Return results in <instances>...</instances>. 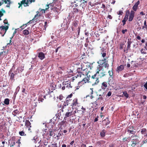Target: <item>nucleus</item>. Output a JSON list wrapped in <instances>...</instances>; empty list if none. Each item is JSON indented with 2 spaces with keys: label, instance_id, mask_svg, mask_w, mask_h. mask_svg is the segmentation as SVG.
Wrapping results in <instances>:
<instances>
[{
  "label": "nucleus",
  "instance_id": "nucleus-4",
  "mask_svg": "<svg viewBox=\"0 0 147 147\" xmlns=\"http://www.w3.org/2000/svg\"><path fill=\"white\" fill-rule=\"evenodd\" d=\"M3 23L5 24H7L8 25L6 26H2L0 27V29H1V30L2 32H4V34L2 35V36H3L5 33H6L7 30L9 28V24L8 23L7 20L5 19L3 21Z\"/></svg>",
  "mask_w": 147,
  "mask_h": 147
},
{
  "label": "nucleus",
  "instance_id": "nucleus-49",
  "mask_svg": "<svg viewBox=\"0 0 147 147\" xmlns=\"http://www.w3.org/2000/svg\"><path fill=\"white\" fill-rule=\"evenodd\" d=\"M19 134L21 136H26V134H25L24 132L23 131H19Z\"/></svg>",
  "mask_w": 147,
  "mask_h": 147
},
{
  "label": "nucleus",
  "instance_id": "nucleus-15",
  "mask_svg": "<svg viewBox=\"0 0 147 147\" xmlns=\"http://www.w3.org/2000/svg\"><path fill=\"white\" fill-rule=\"evenodd\" d=\"M81 7H80L78 8H73V9L72 12L73 14H77L78 13H80L82 12V10L80 8Z\"/></svg>",
  "mask_w": 147,
  "mask_h": 147
},
{
  "label": "nucleus",
  "instance_id": "nucleus-2",
  "mask_svg": "<svg viewBox=\"0 0 147 147\" xmlns=\"http://www.w3.org/2000/svg\"><path fill=\"white\" fill-rule=\"evenodd\" d=\"M107 58H104L103 59L101 60H99L98 62L97 63L98 64H99V65H98L99 67H101L102 68V65H103L102 66L103 67L104 66L105 68H107V69H108L109 65L108 63V60L107 59Z\"/></svg>",
  "mask_w": 147,
  "mask_h": 147
},
{
  "label": "nucleus",
  "instance_id": "nucleus-28",
  "mask_svg": "<svg viewBox=\"0 0 147 147\" xmlns=\"http://www.w3.org/2000/svg\"><path fill=\"white\" fill-rule=\"evenodd\" d=\"M141 133L142 134L145 135V136H147V130L146 128L142 129L141 130Z\"/></svg>",
  "mask_w": 147,
  "mask_h": 147
},
{
  "label": "nucleus",
  "instance_id": "nucleus-53",
  "mask_svg": "<svg viewBox=\"0 0 147 147\" xmlns=\"http://www.w3.org/2000/svg\"><path fill=\"white\" fill-rule=\"evenodd\" d=\"M143 54H146V52L145 51V49H142L140 51Z\"/></svg>",
  "mask_w": 147,
  "mask_h": 147
},
{
  "label": "nucleus",
  "instance_id": "nucleus-9",
  "mask_svg": "<svg viewBox=\"0 0 147 147\" xmlns=\"http://www.w3.org/2000/svg\"><path fill=\"white\" fill-rule=\"evenodd\" d=\"M127 131L130 134H134L136 133V131L135 129H134V127L131 125L127 127Z\"/></svg>",
  "mask_w": 147,
  "mask_h": 147
},
{
  "label": "nucleus",
  "instance_id": "nucleus-47",
  "mask_svg": "<svg viewBox=\"0 0 147 147\" xmlns=\"http://www.w3.org/2000/svg\"><path fill=\"white\" fill-rule=\"evenodd\" d=\"M131 40H129L128 39L127 41V47L128 48H130L131 47Z\"/></svg>",
  "mask_w": 147,
  "mask_h": 147
},
{
  "label": "nucleus",
  "instance_id": "nucleus-57",
  "mask_svg": "<svg viewBox=\"0 0 147 147\" xmlns=\"http://www.w3.org/2000/svg\"><path fill=\"white\" fill-rule=\"evenodd\" d=\"M135 36H136V39L137 40H140L141 39V37L139 36V35H135Z\"/></svg>",
  "mask_w": 147,
  "mask_h": 147
},
{
  "label": "nucleus",
  "instance_id": "nucleus-20",
  "mask_svg": "<svg viewBox=\"0 0 147 147\" xmlns=\"http://www.w3.org/2000/svg\"><path fill=\"white\" fill-rule=\"evenodd\" d=\"M38 57L41 60H42L45 57V54L42 52L38 53Z\"/></svg>",
  "mask_w": 147,
  "mask_h": 147
},
{
  "label": "nucleus",
  "instance_id": "nucleus-52",
  "mask_svg": "<svg viewBox=\"0 0 147 147\" xmlns=\"http://www.w3.org/2000/svg\"><path fill=\"white\" fill-rule=\"evenodd\" d=\"M77 76H75L73 77H72L71 79V81L72 82H74V80H75L76 79H77Z\"/></svg>",
  "mask_w": 147,
  "mask_h": 147
},
{
  "label": "nucleus",
  "instance_id": "nucleus-8",
  "mask_svg": "<svg viewBox=\"0 0 147 147\" xmlns=\"http://www.w3.org/2000/svg\"><path fill=\"white\" fill-rule=\"evenodd\" d=\"M51 11L49 12L51 13H52L51 15H53V17L55 16L57 13V9L53 6V7H51Z\"/></svg>",
  "mask_w": 147,
  "mask_h": 147
},
{
  "label": "nucleus",
  "instance_id": "nucleus-12",
  "mask_svg": "<svg viewBox=\"0 0 147 147\" xmlns=\"http://www.w3.org/2000/svg\"><path fill=\"white\" fill-rule=\"evenodd\" d=\"M70 82H69L67 81L63 82V85L65 86L66 88L67 89H70L72 88V86L71 85Z\"/></svg>",
  "mask_w": 147,
  "mask_h": 147
},
{
  "label": "nucleus",
  "instance_id": "nucleus-40",
  "mask_svg": "<svg viewBox=\"0 0 147 147\" xmlns=\"http://www.w3.org/2000/svg\"><path fill=\"white\" fill-rule=\"evenodd\" d=\"M52 13H51L50 12L48 13L46 15V17L49 19H51L53 17V15H52Z\"/></svg>",
  "mask_w": 147,
  "mask_h": 147
},
{
  "label": "nucleus",
  "instance_id": "nucleus-1",
  "mask_svg": "<svg viewBox=\"0 0 147 147\" xmlns=\"http://www.w3.org/2000/svg\"><path fill=\"white\" fill-rule=\"evenodd\" d=\"M91 69V66L88 65L87 67L84 69V70H82L79 72L77 73V76L78 77L81 78L82 77H84L85 76H86L87 77H90V75H88V74L90 72V70Z\"/></svg>",
  "mask_w": 147,
  "mask_h": 147
},
{
  "label": "nucleus",
  "instance_id": "nucleus-43",
  "mask_svg": "<svg viewBox=\"0 0 147 147\" xmlns=\"http://www.w3.org/2000/svg\"><path fill=\"white\" fill-rule=\"evenodd\" d=\"M108 73L109 75L112 78V76H113V69L111 70H109L108 71Z\"/></svg>",
  "mask_w": 147,
  "mask_h": 147
},
{
  "label": "nucleus",
  "instance_id": "nucleus-39",
  "mask_svg": "<svg viewBox=\"0 0 147 147\" xmlns=\"http://www.w3.org/2000/svg\"><path fill=\"white\" fill-rule=\"evenodd\" d=\"M105 129H103L100 133V136L102 137H104L105 136Z\"/></svg>",
  "mask_w": 147,
  "mask_h": 147
},
{
  "label": "nucleus",
  "instance_id": "nucleus-51",
  "mask_svg": "<svg viewBox=\"0 0 147 147\" xmlns=\"http://www.w3.org/2000/svg\"><path fill=\"white\" fill-rule=\"evenodd\" d=\"M100 99L101 100H102L103 99V98L102 97V95L100 94L99 95V97L96 100V101H98V100Z\"/></svg>",
  "mask_w": 147,
  "mask_h": 147
},
{
  "label": "nucleus",
  "instance_id": "nucleus-14",
  "mask_svg": "<svg viewBox=\"0 0 147 147\" xmlns=\"http://www.w3.org/2000/svg\"><path fill=\"white\" fill-rule=\"evenodd\" d=\"M79 105V103L78 102V99L77 98H75L74 99L72 103L71 104V106L73 107H75Z\"/></svg>",
  "mask_w": 147,
  "mask_h": 147
},
{
  "label": "nucleus",
  "instance_id": "nucleus-50",
  "mask_svg": "<svg viewBox=\"0 0 147 147\" xmlns=\"http://www.w3.org/2000/svg\"><path fill=\"white\" fill-rule=\"evenodd\" d=\"M65 123V121H62L61 122V126L60 127V128H61V129H62V126L64 125V124Z\"/></svg>",
  "mask_w": 147,
  "mask_h": 147
},
{
  "label": "nucleus",
  "instance_id": "nucleus-38",
  "mask_svg": "<svg viewBox=\"0 0 147 147\" xmlns=\"http://www.w3.org/2000/svg\"><path fill=\"white\" fill-rule=\"evenodd\" d=\"M5 11L3 8H2L0 11V17H1L3 15V13H5Z\"/></svg>",
  "mask_w": 147,
  "mask_h": 147
},
{
  "label": "nucleus",
  "instance_id": "nucleus-10",
  "mask_svg": "<svg viewBox=\"0 0 147 147\" xmlns=\"http://www.w3.org/2000/svg\"><path fill=\"white\" fill-rule=\"evenodd\" d=\"M56 87V85L55 83H51L50 87L49 88V91L48 92L49 94L50 93L53 92V91L55 89Z\"/></svg>",
  "mask_w": 147,
  "mask_h": 147
},
{
  "label": "nucleus",
  "instance_id": "nucleus-62",
  "mask_svg": "<svg viewBox=\"0 0 147 147\" xmlns=\"http://www.w3.org/2000/svg\"><path fill=\"white\" fill-rule=\"evenodd\" d=\"M127 31V30L125 29V30H123L121 31V32L123 34H124Z\"/></svg>",
  "mask_w": 147,
  "mask_h": 147
},
{
  "label": "nucleus",
  "instance_id": "nucleus-64",
  "mask_svg": "<svg viewBox=\"0 0 147 147\" xmlns=\"http://www.w3.org/2000/svg\"><path fill=\"white\" fill-rule=\"evenodd\" d=\"M144 48L146 50H147V39L146 40L145 45L144 47Z\"/></svg>",
  "mask_w": 147,
  "mask_h": 147
},
{
  "label": "nucleus",
  "instance_id": "nucleus-55",
  "mask_svg": "<svg viewBox=\"0 0 147 147\" xmlns=\"http://www.w3.org/2000/svg\"><path fill=\"white\" fill-rule=\"evenodd\" d=\"M124 45V44L120 43L119 45V49H122L123 48Z\"/></svg>",
  "mask_w": 147,
  "mask_h": 147
},
{
  "label": "nucleus",
  "instance_id": "nucleus-3",
  "mask_svg": "<svg viewBox=\"0 0 147 147\" xmlns=\"http://www.w3.org/2000/svg\"><path fill=\"white\" fill-rule=\"evenodd\" d=\"M101 69V68L100 67H98L96 73L92 76L91 78L92 79H95L96 80L95 82L92 84V86L96 85L99 83L100 81L99 80V78L96 77V76L97 74H99V72L100 71Z\"/></svg>",
  "mask_w": 147,
  "mask_h": 147
},
{
  "label": "nucleus",
  "instance_id": "nucleus-41",
  "mask_svg": "<svg viewBox=\"0 0 147 147\" xmlns=\"http://www.w3.org/2000/svg\"><path fill=\"white\" fill-rule=\"evenodd\" d=\"M4 103L6 105H8L9 104V100L8 98H5L4 101Z\"/></svg>",
  "mask_w": 147,
  "mask_h": 147
},
{
  "label": "nucleus",
  "instance_id": "nucleus-30",
  "mask_svg": "<svg viewBox=\"0 0 147 147\" xmlns=\"http://www.w3.org/2000/svg\"><path fill=\"white\" fill-rule=\"evenodd\" d=\"M124 69V66L123 65H121L120 66H118L117 68V71L118 72L119 71H121Z\"/></svg>",
  "mask_w": 147,
  "mask_h": 147
},
{
  "label": "nucleus",
  "instance_id": "nucleus-16",
  "mask_svg": "<svg viewBox=\"0 0 147 147\" xmlns=\"http://www.w3.org/2000/svg\"><path fill=\"white\" fill-rule=\"evenodd\" d=\"M135 13L134 11L133 10L131 11L128 18L129 21L131 22L134 16Z\"/></svg>",
  "mask_w": 147,
  "mask_h": 147
},
{
  "label": "nucleus",
  "instance_id": "nucleus-42",
  "mask_svg": "<svg viewBox=\"0 0 147 147\" xmlns=\"http://www.w3.org/2000/svg\"><path fill=\"white\" fill-rule=\"evenodd\" d=\"M36 13H37V14L35 15L34 16V18L32 19V20H30L29 22H28L27 23V24L28 23H32L31 22L32 20H34V19L36 18V17L37 16H38V14L39 13V12L38 11H37Z\"/></svg>",
  "mask_w": 147,
  "mask_h": 147
},
{
  "label": "nucleus",
  "instance_id": "nucleus-26",
  "mask_svg": "<svg viewBox=\"0 0 147 147\" xmlns=\"http://www.w3.org/2000/svg\"><path fill=\"white\" fill-rule=\"evenodd\" d=\"M98 78H101L105 76V72L101 71V70L99 72V74H97Z\"/></svg>",
  "mask_w": 147,
  "mask_h": 147
},
{
  "label": "nucleus",
  "instance_id": "nucleus-33",
  "mask_svg": "<svg viewBox=\"0 0 147 147\" xmlns=\"http://www.w3.org/2000/svg\"><path fill=\"white\" fill-rule=\"evenodd\" d=\"M31 123L28 120H26L25 122V126L27 127H31L30 125Z\"/></svg>",
  "mask_w": 147,
  "mask_h": 147
},
{
  "label": "nucleus",
  "instance_id": "nucleus-19",
  "mask_svg": "<svg viewBox=\"0 0 147 147\" xmlns=\"http://www.w3.org/2000/svg\"><path fill=\"white\" fill-rule=\"evenodd\" d=\"M78 2H79V1H78V0H76L74 1V2H71L72 6L74 8L79 7V4L78 3Z\"/></svg>",
  "mask_w": 147,
  "mask_h": 147
},
{
  "label": "nucleus",
  "instance_id": "nucleus-7",
  "mask_svg": "<svg viewBox=\"0 0 147 147\" xmlns=\"http://www.w3.org/2000/svg\"><path fill=\"white\" fill-rule=\"evenodd\" d=\"M88 67L86 65V63H81L79 67L77 69V73L79 72L82 70H84L85 68Z\"/></svg>",
  "mask_w": 147,
  "mask_h": 147
},
{
  "label": "nucleus",
  "instance_id": "nucleus-24",
  "mask_svg": "<svg viewBox=\"0 0 147 147\" xmlns=\"http://www.w3.org/2000/svg\"><path fill=\"white\" fill-rule=\"evenodd\" d=\"M140 3V1H138L132 7V9L134 11H136L137 9L138 6Z\"/></svg>",
  "mask_w": 147,
  "mask_h": 147
},
{
  "label": "nucleus",
  "instance_id": "nucleus-35",
  "mask_svg": "<svg viewBox=\"0 0 147 147\" xmlns=\"http://www.w3.org/2000/svg\"><path fill=\"white\" fill-rule=\"evenodd\" d=\"M11 72H12V70L11 69H10L9 72V74H11V75L10 77V79H11V80H14V76H15V74L13 73H11Z\"/></svg>",
  "mask_w": 147,
  "mask_h": 147
},
{
  "label": "nucleus",
  "instance_id": "nucleus-5",
  "mask_svg": "<svg viewBox=\"0 0 147 147\" xmlns=\"http://www.w3.org/2000/svg\"><path fill=\"white\" fill-rule=\"evenodd\" d=\"M138 136L136 135H133L131 137V138H134V139H132V145L135 146L139 142V140L138 139Z\"/></svg>",
  "mask_w": 147,
  "mask_h": 147
},
{
  "label": "nucleus",
  "instance_id": "nucleus-21",
  "mask_svg": "<svg viewBox=\"0 0 147 147\" xmlns=\"http://www.w3.org/2000/svg\"><path fill=\"white\" fill-rule=\"evenodd\" d=\"M107 86V82H104L101 84V88L104 90H105Z\"/></svg>",
  "mask_w": 147,
  "mask_h": 147
},
{
  "label": "nucleus",
  "instance_id": "nucleus-60",
  "mask_svg": "<svg viewBox=\"0 0 147 147\" xmlns=\"http://www.w3.org/2000/svg\"><path fill=\"white\" fill-rule=\"evenodd\" d=\"M128 139V138H123V142H125L127 141V139Z\"/></svg>",
  "mask_w": 147,
  "mask_h": 147
},
{
  "label": "nucleus",
  "instance_id": "nucleus-32",
  "mask_svg": "<svg viewBox=\"0 0 147 147\" xmlns=\"http://www.w3.org/2000/svg\"><path fill=\"white\" fill-rule=\"evenodd\" d=\"M82 77L83 78V79L82 81L84 83H85L86 82H88V80H90V77H87L86 78L84 77Z\"/></svg>",
  "mask_w": 147,
  "mask_h": 147
},
{
  "label": "nucleus",
  "instance_id": "nucleus-58",
  "mask_svg": "<svg viewBox=\"0 0 147 147\" xmlns=\"http://www.w3.org/2000/svg\"><path fill=\"white\" fill-rule=\"evenodd\" d=\"M3 1H4V2L5 4L7 3V2H8V3H11V0H3Z\"/></svg>",
  "mask_w": 147,
  "mask_h": 147
},
{
  "label": "nucleus",
  "instance_id": "nucleus-6",
  "mask_svg": "<svg viewBox=\"0 0 147 147\" xmlns=\"http://www.w3.org/2000/svg\"><path fill=\"white\" fill-rule=\"evenodd\" d=\"M53 132L52 130L51 129H49L47 132L45 131V133H44L42 135L44 137H47L49 138H51V137L53 136Z\"/></svg>",
  "mask_w": 147,
  "mask_h": 147
},
{
  "label": "nucleus",
  "instance_id": "nucleus-48",
  "mask_svg": "<svg viewBox=\"0 0 147 147\" xmlns=\"http://www.w3.org/2000/svg\"><path fill=\"white\" fill-rule=\"evenodd\" d=\"M28 1V5L25 6V5H24V6H25V7L28 6H29V5L30 4H31L32 2H33L32 1V0H27V1Z\"/></svg>",
  "mask_w": 147,
  "mask_h": 147
},
{
  "label": "nucleus",
  "instance_id": "nucleus-27",
  "mask_svg": "<svg viewBox=\"0 0 147 147\" xmlns=\"http://www.w3.org/2000/svg\"><path fill=\"white\" fill-rule=\"evenodd\" d=\"M72 111L68 110V112H66L65 115V118H67L72 115Z\"/></svg>",
  "mask_w": 147,
  "mask_h": 147
},
{
  "label": "nucleus",
  "instance_id": "nucleus-18",
  "mask_svg": "<svg viewBox=\"0 0 147 147\" xmlns=\"http://www.w3.org/2000/svg\"><path fill=\"white\" fill-rule=\"evenodd\" d=\"M63 133L62 132L59 131L57 135L54 134L53 137L54 139L56 140H59L60 138V137L62 136L63 135Z\"/></svg>",
  "mask_w": 147,
  "mask_h": 147
},
{
  "label": "nucleus",
  "instance_id": "nucleus-56",
  "mask_svg": "<svg viewBox=\"0 0 147 147\" xmlns=\"http://www.w3.org/2000/svg\"><path fill=\"white\" fill-rule=\"evenodd\" d=\"M84 83V82H83L82 81H80V82H79L78 84V85H79V86H81Z\"/></svg>",
  "mask_w": 147,
  "mask_h": 147
},
{
  "label": "nucleus",
  "instance_id": "nucleus-37",
  "mask_svg": "<svg viewBox=\"0 0 147 147\" xmlns=\"http://www.w3.org/2000/svg\"><path fill=\"white\" fill-rule=\"evenodd\" d=\"M130 14V11L129 10H127L126 11L125 16H124V18H125L127 19H128V17L129 15Z\"/></svg>",
  "mask_w": 147,
  "mask_h": 147
},
{
  "label": "nucleus",
  "instance_id": "nucleus-44",
  "mask_svg": "<svg viewBox=\"0 0 147 147\" xmlns=\"http://www.w3.org/2000/svg\"><path fill=\"white\" fill-rule=\"evenodd\" d=\"M23 33L24 35H28L29 34V32L28 30L26 29L24 30L23 31Z\"/></svg>",
  "mask_w": 147,
  "mask_h": 147
},
{
  "label": "nucleus",
  "instance_id": "nucleus-54",
  "mask_svg": "<svg viewBox=\"0 0 147 147\" xmlns=\"http://www.w3.org/2000/svg\"><path fill=\"white\" fill-rule=\"evenodd\" d=\"M13 37V36H12L11 37H10V41H9V42L7 44V45H12V43H11V40Z\"/></svg>",
  "mask_w": 147,
  "mask_h": 147
},
{
  "label": "nucleus",
  "instance_id": "nucleus-25",
  "mask_svg": "<svg viewBox=\"0 0 147 147\" xmlns=\"http://www.w3.org/2000/svg\"><path fill=\"white\" fill-rule=\"evenodd\" d=\"M78 21L77 20H76L74 21L73 22V23L72 24V26L71 27V29L73 31L75 29L73 27V26L74 27H77L78 25Z\"/></svg>",
  "mask_w": 147,
  "mask_h": 147
},
{
  "label": "nucleus",
  "instance_id": "nucleus-34",
  "mask_svg": "<svg viewBox=\"0 0 147 147\" xmlns=\"http://www.w3.org/2000/svg\"><path fill=\"white\" fill-rule=\"evenodd\" d=\"M19 114V111L18 109L15 110L12 113V114L14 116H16V114Z\"/></svg>",
  "mask_w": 147,
  "mask_h": 147
},
{
  "label": "nucleus",
  "instance_id": "nucleus-31",
  "mask_svg": "<svg viewBox=\"0 0 147 147\" xmlns=\"http://www.w3.org/2000/svg\"><path fill=\"white\" fill-rule=\"evenodd\" d=\"M80 29H81V27L79 26L76 29V31L77 32V34L76 35V36H75V37L78 38L80 35Z\"/></svg>",
  "mask_w": 147,
  "mask_h": 147
},
{
  "label": "nucleus",
  "instance_id": "nucleus-36",
  "mask_svg": "<svg viewBox=\"0 0 147 147\" xmlns=\"http://www.w3.org/2000/svg\"><path fill=\"white\" fill-rule=\"evenodd\" d=\"M53 6H54L53 5V4L52 3H49L48 4H47L46 5V8L45 9L47 10L50 8L51 9V7H53Z\"/></svg>",
  "mask_w": 147,
  "mask_h": 147
},
{
  "label": "nucleus",
  "instance_id": "nucleus-63",
  "mask_svg": "<svg viewBox=\"0 0 147 147\" xmlns=\"http://www.w3.org/2000/svg\"><path fill=\"white\" fill-rule=\"evenodd\" d=\"M143 86L144 87L146 88V89L147 90V81L144 85Z\"/></svg>",
  "mask_w": 147,
  "mask_h": 147
},
{
  "label": "nucleus",
  "instance_id": "nucleus-59",
  "mask_svg": "<svg viewBox=\"0 0 147 147\" xmlns=\"http://www.w3.org/2000/svg\"><path fill=\"white\" fill-rule=\"evenodd\" d=\"M85 35L87 36H88L89 35V33L88 31L86 32V29L84 30Z\"/></svg>",
  "mask_w": 147,
  "mask_h": 147
},
{
  "label": "nucleus",
  "instance_id": "nucleus-46",
  "mask_svg": "<svg viewBox=\"0 0 147 147\" xmlns=\"http://www.w3.org/2000/svg\"><path fill=\"white\" fill-rule=\"evenodd\" d=\"M127 19L124 18L122 20V22L123 23V26H124L125 25L126 22L127 21Z\"/></svg>",
  "mask_w": 147,
  "mask_h": 147
},
{
  "label": "nucleus",
  "instance_id": "nucleus-13",
  "mask_svg": "<svg viewBox=\"0 0 147 147\" xmlns=\"http://www.w3.org/2000/svg\"><path fill=\"white\" fill-rule=\"evenodd\" d=\"M81 4L79 5V7H81L80 8L82 10H84L87 5V2L82 0H81Z\"/></svg>",
  "mask_w": 147,
  "mask_h": 147
},
{
  "label": "nucleus",
  "instance_id": "nucleus-61",
  "mask_svg": "<svg viewBox=\"0 0 147 147\" xmlns=\"http://www.w3.org/2000/svg\"><path fill=\"white\" fill-rule=\"evenodd\" d=\"M57 42V40H55L54 41V40H53V41H51V42H50L49 43V44H50V45H51V44H52L53 43H54V42L55 43H56Z\"/></svg>",
  "mask_w": 147,
  "mask_h": 147
},
{
  "label": "nucleus",
  "instance_id": "nucleus-23",
  "mask_svg": "<svg viewBox=\"0 0 147 147\" xmlns=\"http://www.w3.org/2000/svg\"><path fill=\"white\" fill-rule=\"evenodd\" d=\"M48 138H46L45 137H43V138L42 140V142L45 145L47 146L48 142Z\"/></svg>",
  "mask_w": 147,
  "mask_h": 147
},
{
  "label": "nucleus",
  "instance_id": "nucleus-17",
  "mask_svg": "<svg viewBox=\"0 0 147 147\" xmlns=\"http://www.w3.org/2000/svg\"><path fill=\"white\" fill-rule=\"evenodd\" d=\"M72 99L71 98H69L68 97L66 98L65 101L64 102L63 104L64 106H67L69 104H70L71 102Z\"/></svg>",
  "mask_w": 147,
  "mask_h": 147
},
{
  "label": "nucleus",
  "instance_id": "nucleus-22",
  "mask_svg": "<svg viewBox=\"0 0 147 147\" xmlns=\"http://www.w3.org/2000/svg\"><path fill=\"white\" fill-rule=\"evenodd\" d=\"M28 1H26V0H22V1H21L20 3H18V4L19 5L18 8H20L23 4V5H25V6L28 5Z\"/></svg>",
  "mask_w": 147,
  "mask_h": 147
},
{
  "label": "nucleus",
  "instance_id": "nucleus-45",
  "mask_svg": "<svg viewBox=\"0 0 147 147\" xmlns=\"http://www.w3.org/2000/svg\"><path fill=\"white\" fill-rule=\"evenodd\" d=\"M123 93L124 96L127 98L129 97V94L127 93V92L126 91L123 92Z\"/></svg>",
  "mask_w": 147,
  "mask_h": 147
},
{
  "label": "nucleus",
  "instance_id": "nucleus-11",
  "mask_svg": "<svg viewBox=\"0 0 147 147\" xmlns=\"http://www.w3.org/2000/svg\"><path fill=\"white\" fill-rule=\"evenodd\" d=\"M20 140L19 139L16 142H11L10 147H20Z\"/></svg>",
  "mask_w": 147,
  "mask_h": 147
},
{
  "label": "nucleus",
  "instance_id": "nucleus-29",
  "mask_svg": "<svg viewBox=\"0 0 147 147\" xmlns=\"http://www.w3.org/2000/svg\"><path fill=\"white\" fill-rule=\"evenodd\" d=\"M102 122L103 124L107 125L109 124L110 121L109 120L108 118H107V119H105L103 120Z\"/></svg>",
  "mask_w": 147,
  "mask_h": 147
}]
</instances>
